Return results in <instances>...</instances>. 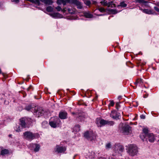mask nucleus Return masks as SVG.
Wrapping results in <instances>:
<instances>
[{
	"instance_id": "1",
	"label": "nucleus",
	"mask_w": 159,
	"mask_h": 159,
	"mask_svg": "<svg viewBox=\"0 0 159 159\" xmlns=\"http://www.w3.org/2000/svg\"><path fill=\"white\" fill-rule=\"evenodd\" d=\"M24 138L29 141H31L33 139L39 138V134L37 133H33L30 131H26L23 133Z\"/></svg>"
},
{
	"instance_id": "2",
	"label": "nucleus",
	"mask_w": 159,
	"mask_h": 159,
	"mask_svg": "<svg viewBox=\"0 0 159 159\" xmlns=\"http://www.w3.org/2000/svg\"><path fill=\"white\" fill-rule=\"evenodd\" d=\"M20 122L21 126L25 128L27 125H30L32 123V120L30 118H23L20 120Z\"/></svg>"
},
{
	"instance_id": "3",
	"label": "nucleus",
	"mask_w": 159,
	"mask_h": 159,
	"mask_svg": "<svg viewBox=\"0 0 159 159\" xmlns=\"http://www.w3.org/2000/svg\"><path fill=\"white\" fill-rule=\"evenodd\" d=\"M138 152V148L136 146L131 145L128 148V152L131 156H134L137 154Z\"/></svg>"
},
{
	"instance_id": "4",
	"label": "nucleus",
	"mask_w": 159,
	"mask_h": 159,
	"mask_svg": "<svg viewBox=\"0 0 159 159\" xmlns=\"http://www.w3.org/2000/svg\"><path fill=\"white\" fill-rule=\"evenodd\" d=\"M84 136L88 140H92L96 138V135L92 131H90L85 132Z\"/></svg>"
},
{
	"instance_id": "5",
	"label": "nucleus",
	"mask_w": 159,
	"mask_h": 159,
	"mask_svg": "<svg viewBox=\"0 0 159 159\" xmlns=\"http://www.w3.org/2000/svg\"><path fill=\"white\" fill-rule=\"evenodd\" d=\"M52 118L49 122L50 125L53 128H56L57 127L58 125V122L60 120L57 117H54L53 120H52Z\"/></svg>"
},
{
	"instance_id": "6",
	"label": "nucleus",
	"mask_w": 159,
	"mask_h": 159,
	"mask_svg": "<svg viewBox=\"0 0 159 159\" xmlns=\"http://www.w3.org/2000/svg\"><path fill=\"white\" fill-rule=\"evenodd\" d=\"M66 148L65 146H60L57 145L56 146L55 151L58 153H64L66 151Z\"/></svg>"
},
{
	"instance_id": "7",
	"label": "nucleus",
	"mask_w": 159,
	"mask_h": 159,
	"mask_svg": "<svg viewBox=\"0 0 159 159\" xmlns=\"http://www.w3.org/2000/svg\"><path fill=\"white\" fill-rule=\"evenodd\" d=\"M123 133L125 135H128L131 132V127L128 125H125L123 127Z\"/></svg>"
},
{
	"instance_id": "8",
	"label": "nucleus",
	"mask_w": 159,
	"mask_h": 159,
	"mask_svg": "<svg viewBox=\"0 0 159 159\" xmlns=\"http://www.w3.org/2000/svg\"><path fill=\"white\" fill-rule=\"evenodd\" d=\"M114 150L116 152H122L124 150V148L122 146L116 144L114 146Z\"/></svg>"
},
{
	"instance_id": "9",
	"label": "nucleus",
	"mask_w": 159,
	"mask_h": 159,
	"mask_svg": "<svg viewBox=\"0 0 159 159\" xmlns=\"http://www.w3.org/2000/svg\"><path fill=\"white\" fill-rule=\"evenodd\" d=\"M73 4L75 5L77 8L79 9H82L83 8V5L81 2L77 0H74L73 1Z\"/></svg>"
},
{
	"instance_id": "10",
	"label": "nucleus",
	"mask_w": 159,
	"mask_h": 159,
	"mask_svg": "<svg viewBox=\"0 0 159 159\" xmlns=\"http://www.w3.org/2000/svg\"><path fill=\"white\" fill-rule=\"evenodd\" d=\"M143 83V80L141 79H136V81L134 82V84L136 86H133L134 89L136 88L137 85H139V86L141 85Z\"/></svg>"
},
{
	"instance_id": "11",
	"label": "nucleus",
	"mask_w": 159,
	"mask_h": 159,
	"mask_svg": "<svg viewBox=\"0 0 159 159\" xmlns=\"http://www.w3.org/2000/svg\"><path fill=\"white\" fill-rule=\"evenodd\" d=\"M67 113L66 111H61L59 115V118L61 119L67 118Z\"/></svg>"
},
{
	"instance_id": "12",
	"label": "nucleus",
	"mask_w": 159,
	"mask_h": 159,
	"mask_svg": "<svg viewBox=\"0 0 159 159\" xmlns=\"http://www.w3.org/2000/svg\"><path fill=\"white\" fill-rule=\"evenodd\" d=\"M140 10L142 11L147 14H156V12L153 10H149L148 9H141Z\"/></svg>"
},
{
	"instance_id": "13",
	"label": "nucleus",
	"mask_w": 159,
	"mask_h": 159,
	"mask_svg": "<svg viewBox=\"0 0 159 159\" xmlns=\"http://www.w3.org/2000/svg\"><path fill=\"white\" fill-rule=\"evenodd\" d=\"M147 137L148 138V140L149 141L151 142H154L155 138L154 135L153 133H149Z\"/></svg>"
},
{
	"instance_id": "14",
	"label": "nucleus",
	"mask_w": 159,
	"mask_h": 159,
	"mask_svg": "<svg viewBox=\"0 0 159 159\" xmlns=\"http://www.w3.org/2000/svg\"><path fill=\"white\" fill-rule=\"evenodd\" d=\"M50 15L53 18H60L62 16V15L58 12H55L50 14Z\"/></svg>"
},
{
	"instance_id": "15",
	"label": "nucleus",
	"mask_w": 159,
	"mask_h": 159,
	"mask_svg": "<svg viewBox=\"0 0 159 159\" xmlns=\"http://www.w3.org/2000/svg\"><path fill=\"white\" fill-rule=\"evenodd\" d=\"M32 144L33 145V147H35V148L34 149V151L35 152H38L40 148V146L38 144Z\"/></svg>"
},
{
	"instance_id": "16",
	"label": "nucleus",
	"mask_w": 159,
	"mask_h": 159,
	"mask_svg": "<svg viewBox=\"0 0 159 159\" xmlns=\"http://www.w3.org/2000/svg\"><path fill=\"white\" fill-rule=\"evenodd\" d=\"M9 152V150L8 149H2L1 152V154L2 155H4L8 154Z\"/></svg>"
},
{
	"instance_id": "17",
	"label": "nucleus",
	"mask_w": 159,
	"mask_h": 159,
	"mask_svg": "<svg viewBox=\"0 0 159 159\" xmlns=\"http://www.w3.org/2000/svg\"><path fill=\"white\" fill-rule=\"evenodd\" d=\"M57 3L58 5H61L62 4L64 5H66L65 0H57Z\"/></svg>"
},
{
	"instance_id": "18",
	"label": "nucleus",
	"mask_w": 159,
	"mask_h": 159,
	"mask_svg": "<svg viewBox=\"0 0 159 159\" xmlns=\"http://www.w3.org/2000/svg\"><path fill=\"white\" fill-rule=\"evenodd\" d=\"M143 133L144 134L147 136L148 135V134H149L148 133V129L147 128H144L143 129Z\"/></svg>"
},
{
	"instance_id": "19",
	"label": "nucleus",
	"mask_w": 159,
	"mask_h": 159,
	"mask_svg": "<svg viewBox=\"0 0 159 159\" xmlns=\"http://www.w3.org/2000/svg\"><path fill=\"white\" fill-rule=\"evenodd\" d=\"M53 9V7L50 6L47 7L46 8V11L48 12H51L52 11Z\"/></svg>"
},
{
	"instance_id": "20",
	"label": "nucleus",
	"mask_w": 159,
	"mask_h": 159,
	"mask_svg": "<svg viewBox=\"0 0 159 159\" xmlns=\"http://www.w3.org/2000/svg\"><path fill=\"white\" fill-rule=\"evenodd\" d=\"M80 130V126L79 125H75L73 128V131L78 132Z\"/></svg>"
},
{
	"instance_id": "21",
	"label": "nucleus",
	"mask_w": 159,
	"mask_h": 159,
	"mask_svg": "<svg viewBox=\"0 0 159 159\" xmlns=\"http://www.w3.org/2000/svg\"><path fill=\"white\" fill-rule=\"evenodd\" d=\"M100 124L102 126L107 125V120L104 119H101L99 121Z\"/></svg>"
},
{
	"instance_id": "22",
	"label": "nucleus",
	"mask_w": 159,
	"mask_h": 159,
	"mask_svg": "<svg viewBox=\"0 0 159 159\" xmlns=\"http://www.w3.org/2000/svg\"><path fill=\"white\" fill-rule=\"evenodd\" d=\"M116 6L115 4L112 3V2H108V7H114Z\"/></svg>"
},
{
	"instance_id": "23",
	"label": "nucleus",
	"mask_w": 159,
	"mask_h": 159,
	"mask_svg": "<svg viewBox=\"0 0 159 159\" xmlns=\"http://www.w3.org/2000/svg\"><path fill=\"white\" fill-rule=\"evenodd\" d=\"M83 1L88 6H89L91 4L90 1L89 0H83Z\"/></svg>"
},
{
	"instance_id": "24",
	"label": "nucleus",
	"mask_w": 159,
	"mask_h": 159,
	"mask_svg": "<svg viewBox=\"0 0 159 159\" xmlns=\"http://www.w3.org/2000/svg\"><path fill=\"white\" fill-rule=\"evenodd\" d=\"M136 2H139L140 3H148V2L144 0H135Z\"/></svg>"
},
{
	"instance_id": "25",
	"label": "nucleus",
	"mask_w": 159,
	"mask_h": 159,
	"mask_svg": "<svg viewBox=\"0 0 159 159\" xmlns=\"http://www.w3.org/2000/svg\"><path fill=\"white\" fill-rule=\"evenodd\" d=\"M115 113V111H112L111 114H110V116L113 119H116L117 118V116H116L114 115Z\"/></svg>"
},
{
	"instance_id": "26",
	"label": "nucleus",
	"mask_w": 159,
	"mask_h": 159,
	"mask_svg": "<svg viewBox=\"0 0 159 159\" xmlns=\"http://www.w3.org/2000/svg\"><path fill=\"white\" fill-rule=\"evenodd\" d=\"M37 112H38V114L39 116H42L44 110L43 109L39 110L36 111Z\"/></svg>"
},
{
	"instance_id": "27",
	"label": "nucleus",
	"mask_w": 159,
	"mask_h": 159,
	"mask_svg": "<svg viewBox=\"0 0 159 159\" xmlns=\"http://www.w3.org/2000/svg\"><path fill=\"white\" fill-rule=\"evenodd\" d=\"M100 3L104 6H107V7L108 6V2H107V1H101Z\"/></svg>"
},
{
	"instance_id": "28",
	"label": "nucleus",
	"mask_w": 159,
	"mask_h": 159,
	"mask_svg": "<svg viewBox=\"0 0 159 159\" xmlns=\"http://www.w3.org/2000/svg\"><path fill=\"white\" fill-rule=\"evenodd\" d=\"M114 124V122L112 121H108L107 120V125H112Z\"/></svg>"
},
{
	"instance_id": "29",
	"label": "nucleus",
	"mask_w": 159,
	"mask_h": 159,
	"mask_svg": "<svg viewBox=\"0 0 159 159\" xmlns=\"http://www.w3.org/2000/svg\"><path fill=\"white\" fill-rule=\"evenodd\" d=\"M121 6L122 7H125L127 6V4L125 3L124 2H121L120 5H118V7Z\"/></svg>"
},
{
	"instance_id": "30",
	"label": "nucleus",
	"mask_w": 159,
	"mask_h": 159,
	"mask_svg": "<svg viewBox=\"0 0 159 159\" xmlns=\"http://www.w3.org/2000/svg\"><path fill=\"white\" fill-rule=\"evenodd\" d=\"M147 136L146 135H145L143 133H142L140 134V138L143 140V141L144 140V139L145 137Z\"/></svg>"
},
{
	"instance_id": "31",
	"label": "nucleus",
	"mask_w": 159,
	"mask_h": 159,
	"mask_svg": "<svg viewBox=\"0 0 159 159\" xmlns=\"http://www.w3.org/2000/svg\"><path fill=\"white\" fill-rule=\"evenodd\" d=\"M85 16L88 18H91L92 17V15L89 13H86L85 14Z\"/></svg>"
},
{
	"instance_id": "32",
	"label": "nucleus",
	"mask_w": 159,
	"mask_h": 159,
	"mask_svg": "<svg viewBox=\"0 0 159 159\" xmlns=\"http://www.w3.org/2000/svg\"><path fill=\"white\" fill-rule=\"evenodd\" d=\"M74 0H65V3L66 4V3H69L70 4H72L73 3V1H74Z\"/></svg>"
},
{
	"instance_id": "33",
	"label": "nucleus",
	"mask_w": 159,
	"mask_h": 159,
	"mask_svg": "<svg viewBox=\"0 0 159 159\" xmlns=\"http://www.w3.org/2000/svg\"><path fill=\"white\" fill-rule=\"evenodd\" d=\"M32 109V107L31 105H28L26 106L25 107V109L27 111H30Z\"/></svg>"
},
{
	"instance_id": "34",
	"label": "nucleus",
	"mask_w": 159,
	"mask_h": 159,
	"mask_svg": "<svg viewBox=\"0 0 159 159\" xmlns=\"http://www.w3.org/2000/svg\"><path fill=\"white\" fill-rule=\"evenodd\" d=\"M111 145L110 143H107L106 145V149H109L111 148Z\"/></svg>"
},
{
	"instance_id": "35",
	"label": "nucleus",
	"mask_w": 159,
	"mask_h": 159,
	"mask_svg": "<svg viewBox=\"0 0 159 159\" xmlns=\"http://www.w3.org/2000/svg\"><path fill=\"white\" fill-rule=\"evenodd\" d=\"M98 10L101 12H103L105 11V10L104 8L103 7H100L98 8Z\"/></svg>"
},
{
	"instance_id": "36",
	"label": "nucleus",
	"mask_w": 159,
	"mask_h": 159,
	"mask_svg": "<svg viewBox=\"0 0 159 159\" xmlns=\"http://www.w3.org/2000/svg\"><path fill=\"white\" fill-rule=\"evenodd\" d=\"M55 9L58 11H61V7L59 6H58L57 7H55Z\"/></svg>"
},
{
	"instance_id": "37",
	"label": "nucleus",
	"mask_w": 159,
	"mask_h": 159,
	"mask_svg": "<svg viewBox=\"0 0 159 159\" xmlns=\"http://www.w3.org/2000/svg\"><path fill=\"white\" fill-rule=\"evenodd\" d=\"M33 90V87L31 85H30L27 89V91H30L31 90Z\"/></svg>"
},
{
	"instance_id": "38",
	"label": "nucleus",
	"mask_w": 159,
	"mask_h": 159,
	"mask_svg": "<svg viewBox=\"0 0 159 159\" xmlns=\"http://www.w3.org/2000/svg\"><path fill=\"white\" fill-rule=\"evenodd\" d=\"M16 131L17 132H19L20 131V127L19 126H16V129H15Z\"/></svg>"
},
{
	"instance_id": "39",
	"label": "nucleus",
	"mask_w": 159,
	"mask_h": 159,
	"mask_svg": "<svg viewBox=\"0 0 159 159\" xmlns=\"http://www.w3.org/2000/svg\"><path fill=\"white\" fill-rule=\"evenodd\" d=\"M114 104V102L112 101H111L109 105V107L113 106Z\"/></svg>"
},
{
	"instance_id": "40",
	"label": "nucleus",
	"mask_w": 159,
	"mask_h": 159,
	"mask_svg": "<svg viewBox=\"0 0 159 159\" xmlns=\"http://www.w3.org/2000/svg\"><path fill=\"white\" fill-rule=\"evenodd\" d=\"M2 74V75L4 77H5V78L6 77V75L4 73H2V70L0 68V74Z\"/></svg>"
},
{
	"instance_id": "41",
	"label": "nucleus",
	"mask_w": 159,
	"mask_h": 159,
	"mask_svg": "<svg viewBox=\"0 0 159 159\" xmlns=\"http://www.w3.org/2000/svg\"><path fill=\"white\" fill-rule=\"evenodd\" d=\"M120 107V105L118 102L116 103V109H118Z\"/></svg>"
},
{
	"instance_id": "42",
	"label": "nucleus",
	"mask_w": 159,
	"mask_h": 159,
	"mask_svg": "<svg viewBox=\"0 0 159 159\" xmlns=\"http://www.w3.org/2000/svg\"><path fill=\"white\" fill-rule=\"evenodd\" d=\"M12 2H15L16 3H18L19 2L20 0H11Z\"/></svg>"
},
{
	"instance_id": "43",
	"label": "nucleus",
	"mask_w": 159,
	"mask_h": 159,
	"mask_svg": "<svg viewBox=\"0 0 159 159\" xmlns=\"http://www.w3.org/2000/svg\"><path fill=\"white\" fill-rule=\"evenodd\" d=\"M154 9L157 12H159V8L157 7H154Z\"/></svg>"
},
{
	"instance_id": "44",
	"label": "nucleus",
	"mask_w": 159,
	"mask_h": 159,
	"mask_svg": "<svg viewBox=\"0 0 159 159\" xmlns=\"http://www.w3.org/2000/svg\"><path fill=\"white\" fill-rule=\"evenodd\" d=\"M140 117L142 119H144L145 118V116L143 115H141L140 116Z\"/></svg>"
},
{
	"instance_id": "45",
	"label": "nucleus",
	"mask_w": 159,
	"mask_h": 159,
	"mask_svg": "<svg viewBox=\"0 0 159 159\" xmlns=\"http://www.w3.org/2000/svg\"><path fill=\"white\" fill-rule=\"evenodd\" d=\"M111 11H112L113 13L115 14L116 13V12H115L116 11L114 9L111 10Z\"/></svg>"
},
{
	"instance_id": "46",
	"label": "nucleus",
	"mask_w": 159,
	"mask_h": 159,
	"mask_svg": "<svg viewBox=\"0 0 159 159\" xmlns=\"http://www.w3.org/2000/svg\"><path fill=\"white\" fill-rule=\"evenodd\" d=\"M148 96V94H146L143 96V97L145 98H147Z\"/></svg>"
},
{
	"instance_id": "47",
	"label": "nucleus",
	"mask_w": 159,
	"mask_h": 159,
	"mask_svg": "<svg viewBox=\"0 0 159 159\" xmlns=\"http://www.w3.org/2000/svg\"><path fill=\"white\" fill-rule=\"evenodd\" d=\"M61 11H62L63 12H65L66 11V10H65V8H64L63 9H61Z\"/></svg>"
},
{
	"instance_id": "48",
	"label": "nucleus",
	"mask_w": 159,
	"mask_h": 159,
	"mask_svg": "<svg viewBox=\"0 0 159 159\" xmlns=\"http://www.w3.org/2000/svg\"><path fill=\"white\" fill-rule=\"evenodd\" d=\"M71 114H72L73 115H77V113H75V112H72V113H71Z\"/></svg>"
},
{
	"instance_id": "49",
	"label": "nucleus",
	"mask_w": 159,
	"mask_h": 159,
	"mask_svg": "<svg viewBox=\"0 0 159 159\" xmlns=\"http://www.w3.org/2000/svg\"><path fill=\"white\" fill-rule=\"evenodd\" d=\"M89 157L90 158H93V157L92 156H89Z\"/></svg>"
},
{
	"instance_id": "50",
	"label": "nucleus",
	"mask_w": 159,
	"mask_h": 159,
	"mask_svg": "<svg viewBox=\"0 0 159 159\" xmlns=\"http://www.w3.org/2000/svg\"><path fill=\"white\" fill-rule=\"evenodd\" d=\"M96 3V1H93V4H95Z\"/></svg>"
},
{
	"instance_id": "51",
	"label": "nucleus",
	"mask_w": 159,
	"mask_h": 159,
	"mask_svg": "<svg viewBox=\"0 0 159 159\" xmlns=\"http://www.w3.org/2000/svg\"><path fill=\"white\" fill-rule=\"evenodd\" d=\"M98 98V96H96V97L95 98V99H94V100H96L97 99V98Z\"/></svg>"
},
{
	"instance_id": "52",
	"label": "nucleus",
	"mask_w": 159,
	"mask_h": 159,
	"mask_svg": "<svg viewBox=\"0 0 159 159\" xmlns=\"http://www.w3.org/2000/svg\"><path fill=\"white\" fill-rule=\"evenodd\" d=\"M99 159H105V158L103 157H101L99 158Z\"/></svg>"
},
{
	"instance_id": "53",
	"label": "nucleus",
	"mask_w": 159,
	"mask_h": 159,
	"mask_svg": "<svg viewBox=\"0 0 159 159\" xmlns=\"http://www.w3.org/2000/svg\"><path fill=\"white\" fill-rule=\"evenodd\" d=\"M84 117L82 116V120H84Z\"/></svg>"
},
{
	"instance_id": "54",
	"label": "nucleus",
	"mask_w": 159,
	"mask_h": 159,
	"mask_svg": "<svg viewBox=\"0 0 159 159\" xmlns=\"http://www.w3.org/2000/svg\"><path fill=\"white\" fill-rule=\"evenodd\" d=\"M30 122V120H28L27 121V122Z\"/></svg>"
},
{
	"instance_id": "55",
	"label": "nucleus",
	"mask_w": 159,
	"mask_h": 159,
	"mask_svg": "<svg viewBox=\"0 0 159 159\" xmlns=\"http://www.w3.org/2000/svg\"><path fill=\"white\" fill-rule=\"evenodd\" d=\"M11 134H10V135H9V137H11Z\"/></svg>"
},
{
	"instance_id": "56",
	"label": "nucleus",
	"mask_w": 159,
	"mask_h": 159,
	"mask_svg": "<svg viewBox=\"0 0 159 159\" xmlns=\"http://www.w3.org/2000/svg\"><path fill=\"white\" fill-rule=\"evenodd\" d=\"M79 116L80 117H81V114H79Z\"/></svg>"
},
{
	"instance_id": "57",
	"label": "nucleus",
	"mask_w": 159,
	"mask_h": 159,
	"mask_svg": "<svg viewBox=\"0 0 159 159\" xmlns=\"http://www.w3.org/2000/svg\"><path fill=\"white\" fill-rule=\"evenodd\" d=\"M130 63L132 65H133V64H132L131 63V62H130Z\"/></svg>"
},
{
	"instance_id": "58",
	"label": "nucleus",
	"mask_w": 159,
	"mask_h": 159,
	"mask_svg": "<svg viewBox=\"0 0 159 159\" xmlns=\"http://www.w3.org/2000/svg\"><path fill=\"white\" fill-rule=\"evenodd\" d=\"M73 92L74 93V94H75V92Z\"/></svg>"
},
{
	"instance_id": "59",
	"label": "nucleus",
	"mask_w": 159,
	"mask_h": 159,
	"mask_svg": "<svg viewBox=\"0 0 159 159\" xmlns=\"http://www.w3.org/2000/svg\"><path fill=\"white\" fill-rule=\"evenodd\" d=\"M93 154H94V153L93 152Z\"/></svg>"
},
{
	"instance_id": "60",
	"label": "nucleus",
	"mask_w": 159,
	"mask_h": 159,
	"mask_svg": "<svg viewBox=\"0 0 159 159\" xmlns=\"http://www.w3.org/2000/svg\"><path fill=\"white\" fill-rule=\"evenodd\" d=\"M158 141L159 142V139L158 140Z\"/></svg>"
}]
</instances>
